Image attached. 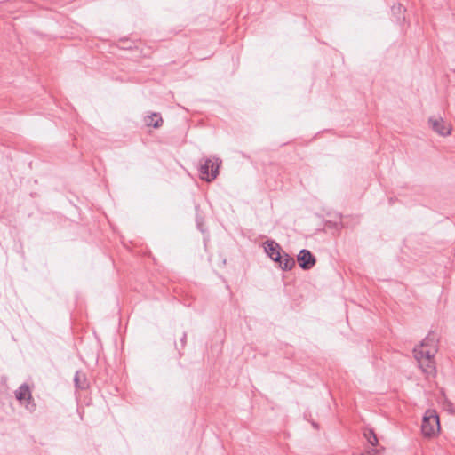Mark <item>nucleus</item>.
<instances>
[{
    "mask_svg": "<svg viewBox=\"0 0 455 455\" xmlns=\"http://www.w3.org/2000/svg\"><path fill=\"white\" fill-rule=\"evenodd\" d=\"M264 249L268 257L279 264L282 270H291L295 266V260L289 254L284 252L279 243L273 240L265 243Z\"/></svg>",
    "mask_w": 455,
    "mask_h": 455,
    "instance_id": "nucleus-1",
    "label": "nucleus"
},
{
    "mask_svg": "<svg viewBox=\"0 0 455 455\" xmlns=\"http://www.w3.org/2000/svg\"><path fill=\"white\" fill-rule=\"evenodd\" d=\"M221 160L218 157H204L199 161V172L201 178L207 182L215 180L219 174Z\"/></svg>",
    "mask_w": 455,
    "mask_h": 455,
    "instance_id": "nucleus-2",
    "label": "nucleus"
},
{
    "mask_svg": "<svg viewBox=\"0 0 455 455\" xmlns=\"http://www.w3.org/2000/svg\"><path fill=\"white\" fill-rule=\"evenodd\" d=\"M440 429L439 417L435 411L427 410L423 417L421 431L425 436L430 437Z\"/></svg>",
    "mask_w": 455,
    "mask_h": 455,
    "instance_id": "nucleus-3",
    "label": "nucleus"
},
{
    "mask_svg": "<svg viewBox=\"0 0 455 455\" xmlns=\"http://www.w3.org/2000/svg\"><path fill=\"white\" fill-rule=\"evenodd\" d=\"M297 260H298L299 266L303 270H309V269L313 268L316 263L315 257L313 255V253L310 251H308L307 249H302L299 252V254L297 256Z\"/></svg>",
    "mask_w": 455,
    "mask_h": 455,
    "instance_id": "nucleus-4",
    "label": "nucleus"
},
{
    "mask_svg": "<svg viewBox=\"0 0 455 455\" xmlns=\"http://www.w3.org/2000/svg\"><path fill=\"white\" fill-rule=\"evenodd\" d=\"M413 353L418 363H422L425 360L435 357L436 348L432 347L426 349L423 347L419 346L414 348Z\"/></svg>",
    "mask_w": 455,
    "mask_h": 455,
    "instance_id": "nucleus-5",
    "label": "nucleus"
},
{
    "mask_svg": "<svg viewBox=\"0 0 455 455\" xmlns=\"http://www.w3.org/2000/svg\"><path fill=\"white\" fill-rule=\"evenodd\" d=\"M428 122L432 129L438 134L446 136L451 133V129L445 125L442 118L430 117Z\"/></svg>",
    "mask_w": 455,
    "mask_h": 455,
    "instance_id": "nucleus-6",
    "label": "nucleus"
},
{
    "mask_svg": "<svg viewBox=\"0 0 455 455\" xmlns=\"http://www.w3.org/2000/svg\"><path fill=\"white\" fill-rule=\"evenodd\" d=\"M15 397L21 403L24 402H29L32 400L31 392L27 384H22L20 387L15 391Z\"/></svg>",
    "mask_w": 455,
    "mask_h": 455,
    "instance_id": "nucleus-7",
    "label": "nucleus"
},
{
    "mask_svg": "<svg viewBox=\"0 0 455 455\" xmlns=\"http://www.w3.org/2000/svg\"><path fill=\"white\" fill-rule=\"evenodd\" d=\"M419 366L427 377H434L435 375L436 370L434 358H428L425 360V362H423L422 363H419Z\"/></svg>",
    "mask_w": 455,
    "mask_h": 455,
    "instance_id": "nucleus-8",
    "label": "nucleus"
},
{
    "mask_svg": "<svg viewBox=\"0 0 455 455\" xmlns=\"http://www.w3.org/2000/svg\"><path fill=\"white\" fill-rule=\"evenodd\" d=\"M74 383L77 389L84 390L88 387V382L85 374L79 371L75 374Z\"/></svg>",
    "mask_w": 455,
    "mask_h": 455,
    "instance_id": "nucleus-9",
    "label": "nucleus"
},
{
    "mask_svg": "<svg viewBox=\"0 0 455 455\" xmlns=\"http://www.w3.org/2000/svg\"><path fill=\"white\" fill-rule=\"evenodd\" d=\"M145 122L148 126L159 128L163 124V119L158 114L153 113L151 116L146 117Z\"/></svg>",
    "mask_w": 455,
    "mask_h": 455,
    "instance_id": "nucleus-10",
    "label": "nucleus"
},
{
    "mask_svg": "<svg viewBox=\"0 0 455 455\" xmlns=\"http://www.w3.org/2000/svg\"><path fill=\"white\" fill-rule=\"evenodd\" d=\"M420 347L424 348H436V337L434 333H429L420 343Z\"/></svg>",
    "mask_w": 455,
    "mask_h": 455,
    "instance_id": "nucleus-11",
    "label": "nucleus"
},
{
    "mask_svg": "<svg viewBox=\"0 0 455 455\" xmlns=\"http://www.w3.org/2000/svg\"><path fill=\"white\" fill-rule=\"evenodd\" d=\"M405 12V9L403 7L401 4H398L397 5H394L392 7V12L394 15H396V21L398 23H401L404 21L405 17L403 15V12Z\"/></svg>",
    "mask_w": 455,
    "mask_h": 455,
    "instance_id": "nucleus-12",
    "label": "nucleus"
},
{
    "mask_svg": "<svg viewBox=\"0 0 455 455\" xmlns=\"http://www.w3.org/2000/svg\"><path fill=\"white\" fill-rule=\"evenodd\" d=\"M363 435H364V437L369 442V443H371L372 446H375L378 444V438L372 429H367L366 431H364Z\"/></svg>",
    "mask_w": 455,
    "mask_h": 455,
    "instance_id": "nucleus-13",
    "label": "nucleus"
},
{
    "mask_svg": "<svg viewBox=\"0 0 455 455\" xmlns=\"http://www.w3.org/2000/svg\"><path fill=\"white\" fill-rule=\"evenodd\" d=\"M26 407L28 411H30L31 412L35 411L36 409V404L35 403L33 402V399L29 402H27V404H26Z\"/></svg>",
    "mask_w": 455,
    "mask_h": 455,
    "instance_id": "nucleus-14",
    "label": "nucleus"
},
{
    "mask_svg": "<svg viewBox=\"0 0 455 455\" xmlns=\"http://www.w3.org/2000/svg\"><path fill=\"white\" fill-rule=\"evenodd\" d=\"M186 339H187V334H186V333H184V334H183V336H182V338L180 339V342H181L182 346H185V344H186Z\"/></svg>",
    "mask_w": 455,
    "mask_h": 455,
    "instance_id": "nucleus-15",
    "label": "nucleus"
},
{
    "mask_svg": "<svg viewBox=\"0 0 455 455\" xmlns=\"http://www.w3.org/2000/svg\"><path fill=\"white\" fill-rule=\"evenodd\" d=\"M197 226H198V228L203 232L204 230L202 229V222H200L199 220H197Z\"/></svg>",
    "mask_w": 455,
    "mask_h": 455,
    "instance_id": "nucleus-16",
    "label": "nucleus"
}]
</instances>
